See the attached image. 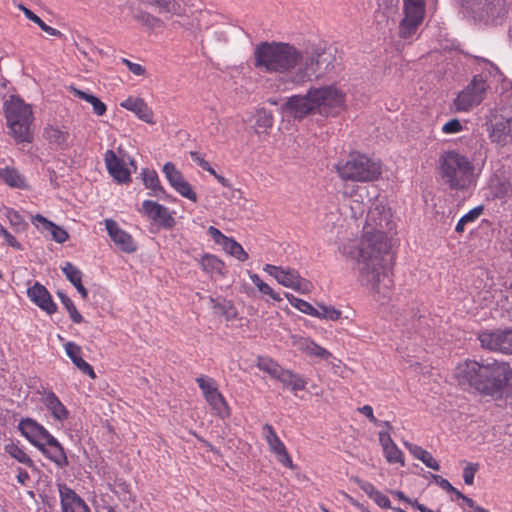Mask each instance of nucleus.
Here are the masks:
<instances>
[{"label": "nucleus", "mask_w": 512, "mask_h": 512, "mask_svg": "<svg viewBox=\"0 0 512 512\" xmlns=\"http://www.w3.org/2000/svg\"><path fill=\"white\" fill-rule=\"evenodd\" d=\"M346 94L335 85L312 87L305 95H293L282 106V111L294 119L311 113L336 116L345 106Z\"/></svg>", "instance_id": "4"}, {"label": "nucleus", "mask_w": 512, "mask_h": 512, "mask_svg": "<svg viewBox=\"0 0 512 512\" xmlns=\"http://www.w3.org/2000/svg\"><path fill=\"white\" fill-rule=\"evenodd\" d=\"M487 88L488 84L481 76H474L472 81L455 98V109L466 112L479 105L486 96Z\"/></svg>", "instance_id": "9"}, {"label": "nucleus", "mask_w": 512, "mask_h": 512, "mask_svg": "<svg viewBox=\"0 0 512 512\" xmlns=\"http://www.w3.org/2000/svg\"><path fill=\"white\" fill-rule=\"evenodd\" d=\"M196 382L202 390L205 399L218 391L216 383L212 378L200 376L196 379Z\"/></svg>", "instance_id": "48"}, {"label": "nucleus", "mask_w": 512, "mask_h": 512, "mask_svg": "<svg viewBox=\"0 0 512 512\" xmlns=\"http://www.w3.org/2000/svg\"><path fill=\"white\" fill-rule=\"evenodd\" d=\"M421 462H423L428 468H431L433 470L438 471L440 469L439 463L437 460L431 455L430 452L427 451V453L423 456V458L420 459Z\"/></svg>", "instance_id": "60"}, {"label": "nucleus", "mask_w": 512, "mask_h": 512, "mask_svg": "<svg viewBox=\"0 0 512 512\" xmlns=\"http://www.w3.org/2000/svg\"><path fill=\"white\" fill-rule=\"evenodd\" d=\"M163 173L170 185L183 197L196 202L197 195L193 191L192 186L184 179L179 170L171 162H167L163 166Z\"/></svg>", "instance_id": "13"}, {"label": "nucleus", "mask_w": 512, "mask_h": 512, "mask_svg": "<svg viewBox=\"0 0 512 512\" xmlns=\"http://www.w3.org/2000/svg\"><path fill=\"white\" fill-rule=\"evenodd\" d=\"M297 348L310 356L327 360L331 357V353L325 348L317 345L315 342L307 338H300L295 342Z\"/></svg>", "instance_id": "30"}, {"label": "nucleus", "mask_w": 512, "mask_h": 512, "mask_svg": "<svg viewBox=\"0 0 512 512\" xmlns=\"http://www.w3.org/2000/svg\"><path fill=\"white\" fill-rule=\"evenodd\" d=\"M43 403L55 420L62 422L68 418L69 411L54 392H47L43 397Z\"/></svg>", "instance_id": "27"}, {"label": "nucleus", "mask_w": 512, "mask_h": 512, "mask_svg": "<svg viewBox=\"0 0 512 512\" xmlns=\"http://www.w3.org/2000/svg\"><path fill=\"white\" fill-rule=\"evenodd\" d=\"M392 230L391 212L384 200L376 199L368 210L364 234L360 242L350 241L340 252L357 262L359 281L376 301L389 297L392 280L387 265L392 256L388 251L386 233Z\"/></svg>", "instance_id": "1"}, {"label": "nucleus", "mask_w": 512, "mask_h": 512, "mask_svg": "<svg viewBox=\"0 0 512 512\" xmlns=\"http://www.w3.org/2000/svg\"><path fill=\"white\" fill-rule=\"evenodd\" d=\"M274 118L270 111L260 109L255 114L254 129L258 134L266 133L273 126Z\"/></svg>", "instance_id": "34"}, {"label": "nucleus", "mask_w": 512, "mask_h": 512, "mask_svg": "<svg viewBox=\"0 0 512 512\" xmlns=\"http://www.w3.org/2000/svg\"><path fill=\"white\" fill-rule=\"evenodd\" d=\"M143 182L146 188L152 190L151 195L160 197L161 194H164V189L160 185L158 175L154 170L143 171Z\"/></svg>", "instance_id": "37"}, {"label": "nucleus", "mask_w": 512, "mask_h": 512, "mask_svg": "<svg viewBox=\"0 0 512 512\" xmlns=\"http://www.w3.org/2000/svg\"><path fill=\"white\" fill-rule=\"evenodd\" d=\"M479 341L483 348L512 354V330L482 332L479 334Z\"/></svg>", "instance_id": "12"}, {"label": "nucleus", "mask_w": 512, "mask_h": 512, "mask_svg": "<svg viewBox=\"0 0 512 512\" xmlns=\"http://www.w3.org/2000/svg\"><path fill=\"white\" fill-rule=\"evenodd\" d=\"M19 8L23 11L24 15L32 22L37 24L41 30L46 32L47 34L51 36H61V32L51 26H48L45 24L40 17H38L34 12H32L30 9L24 7L23 5H20Z\"/></svg>", "instance_id": "38"}, {"label": "nucleus", "mask_w": 512, "mask_h": 512, "mask_svg": "<svg viewBox=\"0 0 512 512\" xmlns=\"http://www.w3.org/2000/svg\"><path fill=\"white\" fill-rule=\"evenodd\" d=\"M38 449L58 467L68 465L64 448L53 435H50Z\"/></svg>", "instance_id": "22"}, {"label": "nucleus", "mask_w": 512, "mask_h": 512, "mask_svg": "<svg viewBox=\"0 0 512 512\" xmlns=\"http://www.w3.org/2000/svg\"><path fill=\"white\" fill-rule=\"evenodd\" d=\"M32 223L43 232H49L52 236V239L57 243H64L69 237L66 230L49 221L40 214H37L32 218Z\"/></svg>", "instance_id": "25"}, {"label": "nucleus", "mask_w": 512, "mask_h": 512, "mask_svg": "<svg viewBox=\"0 0 512 512\" xmlns=\"http://www.w3.org/2000/svg\"><path fill=\"white\" fill-rule=\"evenodd\" d=\"M0 179L10 187H26L25 178L15 168L5 167L0 169Z\"/></svg>", "instance_id": "32"}, {"label": "nucleus", "mask_w": 512, "mask_h": 512, "mask_svg": "<svg viewBox=\"0 0 512 512\" xmlns=\"http://www.w3.org/2000/svg\"><path fill=\"white\" fill-rule=\"evenodd\" d=\"M435 482L445 491L451 493V492H457V489L451 485V483L443 478L440 475H433L432 476Z\"/></svg>", "instance_id": "58"}, {"label": "nucleus", "mask_w": 512, "mask_h": 512, "mask_svg": "<svg viewBox=\"0 0 512 512\" xmlns=\"http://www.w3.org/2000/svg\"><path fill=\"white\" fill-rule=\"evenodd\" d=\"M336 171L342 180L354 182L375 181L382 173L379 162L356 152L351 153L346 161L339 162Z\"/></svg>", "instance_id": "7"}, {"label": "nucleus", "mask_w": 512, "mask_h": 512, "mask_svg": "<svg viewBox=\"0 0 512 512\" xmlns=\"http://www.w3.org/2000/svg\"><path fill=\"white\" fill-rule=\"evenodd\" d=\"M224 250L231 256L235 257L239 261H245L248 258V254L244 251L242 246L232 238H227L222 244Z\"/></svg>", "instance_id": "39"}, {"label": "nucleus", "mask_w": 512, "mask_h": 512, "mask_svg": "<svg viewBox=\"0 0 512 512\" xmlns=\"http://www.w3.org/2000/svg\"><path fill=\"white\" fill-rule=\"evenodd\" d=\"M62 272L65 274L66 278L73 284V286L77 289L79 294L83 299L88 297V291L82 284V272L75 265L70 262H67L65 266L62 267Z\"/></svg>", "instance_id": "29"}, {"label": "nucleus", "mask_w": 512, "mask_h": 512, "mask_svg": "<svg viewBox=\"0 0 512 512\" xmlns=\"http://www.w3.org/2000/svg\"><path fill=\"white\" fill-rule=\"evenodd\" d=\"M257 367L269 374L272 378L280 381L293 392L304 390L306 387L307 382L303 377L291 370L281 367L271 358L259 357Z\"/></svg>", "instance_id": "8"}, {"label": "nucleus", "mask_w": 512, "mask_h": 512, "mask_svg": "<svg viewBox=\"0 0 512 512\" xmlns=\"http://www.w3.org/2000/svg\"><path fill=\"white\" fill-rule=\"evenodd\" d=\"M406 448L409 450V452L417 459H421L423 458V456L427 453L426 450H424L422 447L418 446V445H415V444H411V443H408V442H405L404 443Z\"/></svg>", "instance_id": "59"}, {"label": "nucleus", "mask_w": 512, "mask_h": 512, "mask_svg": "<svg viewBox=\"0 0 512 512\" xmlns=\"http://www.w3.org/2000/svg\"><path fill=\"white\" fill-rule=\"evenodd\" d=\"M455 377L460 385H468L482 394L496 395L506 386L512 371L509 365L498 360L481 363L466 360L455 368Z\"/></svg>", "instance_id": "3"}, {"label": "nucleus", "mask_w": 512, "mask_h": 512, "mask_svg": "<svg viewBox=\"0 0 512 512\" xmlns=\"http://www.w3.org/2000/svg\"><path fill=\"white\" fill-rule=\"evenodd\" d=\"M462 129L463 126L458 119H451L443 125L442 132L445 134H455L461 132Z\"/></svg>", "instance_id": "52"}, {"label": "nucleus", "mask_w": 512, "mask_h": 512, "mask_svg": "<svg viewBox=\"0 0 512 512\" xmlns=\"http://www.w3.org/2000/svg\"><path fill=\"white\" fill-rule=\"evenodd\" d=\"M4 450L6 453H8L11 457L16 459L18 462L28 465V466L33 465L32 459L18 445L14 444V443L7 444V445H5Z\"/></svg>", "instance_id": "40"}, {"label": "nucleus", "mask_w": 512, "mask_h": 512, "mask_svg": "<svg viewBox=\"0 0 512 512\" xmlns=\"http://www.w3.org/2000/svg\"><path fill=\"white\" fill-rule=\"evenodd\" d=\"M5 116L10 133L16 142H31L32 110L29 105L18 96H10L4 104Z\"/></svg>", "instance_id": "6"}, {"label": "nucleus", "mask_w": 512, "mask_h": 512, "mask_svg": "<svg viewBox=\"0 0 512 512\" xmlns=\"http://www.w3.org/2000/svg\"><path fill=\"white\" fill-rule=\"evenodd\" d=\"M142 3L156 7L159 13H165L175 16H182L185 8L180 0H140Z\"/></svg>", "instance_id": "28"}, {"label": "nucleus", "mask_w": 512, "mask_h": 512, "mask_svg": "<svg viewBox=\"0 0 512 512\" xmlns=\"http://www.w3.org/2000/svg\"><path fill=\"white\" fill-rule=\"evenodd\" d=\"M482 213H483V206L480 205V206H477V207L473 208L472 210H470L468 213L463 215L461 218H462V221L466 222V223L474 222L477 218H479L481 216Z\"/></svg>", "instance_id": "55"}, {"label": "nucleus", "mask_w": 512, "mask_h": 512, "mask_svg": "<svg viewBox=\"0 0 512 512\" xmlns=\"http://www.w3.org/2000/svg\"><path fill=\"white\" fill-rule=\"evenodd\" d=\"M63 512H90L86 503L66 484H58Z\"/></svg>", "instance_id": "19"}, {"label": "nucleus", "mask_w": 512, "mask_h": 512, "mask_svg": "<svg viewBox=\"0 0 512 512\" xmlns=\"http://www.w3.org/2000/svg\"><path fill=\"white\" fill-rule=\"evenodd\" d=\"M262 435L267 441L270 450L275 454L278 461L285 467L292 468L293 463L287 452L284 443L277 436L272 425L266 423L262 427Z\"/></svg>", "instance_id": "15"}, {"label": "nucleus", "mask_w": 512, "mask_h": 512, "mask_svg": "<svg viewBox=\"0 0 512 512\" xmlns=\"http://www.w3.org/2000/svg\"><path fill=\"white\" fill-rule=\"evenodd\" d=\"M250 279L263 294L269 295L275 301L282 300L280 295L274 292V290L267 283L263 282L257 274H250Z\"/></svg>", "instance_id": "46"}, {"label": "nucleus", "mask_w": 512, "mask_h": 512, "mask_svg": "<svg viewBox=\"0 0 512 512\" xmlns=\"http://www.w3.org/2000/svg\"><path fill=\"white\" fill-rule=\"evenodd\" d=\"M120 106L135 113L140 120L148 124L155 123L152 109L142 98L128 97L120 103Z\"/></svg>", "instance_id": "23"}, {"label": "nucleus", "mask_w": 512, "mask_h": 512, "mask_svg": "<svg viewBox=\"0 0 512 512\" xmlns=\"http://www.w3.org/2000/svg\"><path fill=\"white\" fill-rule=\"evenodd\" d=\"M210 303L215 315L224 316L226 320H233L236 318V308L230 301H218L214 298H210Z\"/></svg>", "instance_id": "33"}, {"label": "nucleus", "mask_w": 512, "mask_h": 512, "mask_svg": "<svg viewBox=\"0 0 512 512\" xmlns=\"http://www.w3.org/2000/svg\"><path fill=\"white\" fill-rule=\"evenodd\" d=\"M6 217L8 218L10 224L18 231L23 230L27 225L22 219L21 215L13 209H7Z\"/></svg>", "instance_id": "50"}, {"label": "nucleus", "mask_w": 512, "mask_h": 512, "mask_svg": "<svg viewBox=\"0 0 512 512\" xmlns=\"http://www.w3.org/2000/svg\"><path fill=\"white\" fill-rule=\"evenodd\" d=\"M491 141L498 146H505L512 139V120L495 116V121L488 127Z\"/></svg>", "instance_id": "18"}, {"label": "nucleus", "mask_w": 512, "mask_h": 512, "mask_svg": "<svg viewBox=\"0 0 512 512\" xmlns=\"http://www.w3.org/2000/svg\"><path fill=\"white\" fill-rule=\"evenodd\" d=\"M404 11L405 17L399 26V36L407 39L416 32L423 21L425 2L424 0H404Z\"/></svg>", "instance_id": "11"}, {"label": "nucleus", "mask_w": 512, "mask_h": 512, "mask_svg": "<svg viewBox=\"0 0 512 512\" xmlns=\"http://www.w3.org/2000/svg\"><path fill=\"white\" fill-rule=\"evenodd\" d=\"M209 235L215 240L216 243L222 245L224 240L228 237L223 235L217 228L210 226L208 229Z\"/></svg>", "instance_id": "62"}, {"label": "nucleus", "mask_w": 512, "mask_h": 512, "mask_svg": "<svg viewBox=\"0 0 512 512\" xmlns=\"http://www.w3.org/2000/svg\"><path fill=\"white\" fill-rule=\"evenodd\" d=\"M479 469L478 463H469L464 469H463V479L465 484L472 485L474 482V476L475 473Z\"/></svg>", "instance_id": "51"}, {"label": "nucleus", "mask_w": 512, "mask_h": 512, "mask_svg": "<svg viewBox=\"0 0 512 512\" xmlns=\"http://www.w3.org/2000/svg\"><path fill=\"white\" fill-rule=\"evenodd\" d=\"M0 235L5 239L7 245L16 248V249H22L20 243L15 239V237L8 232V230L0 225Z\"/></svg>", "instance_id": "53"}, {"label": "nucleus", "mask_w": 512, "mask_h": 512, "mask_svg": "<svg viewBox=\"0 0 512 512\" xmlns=\"http://www.w3.org/2000/svg\"><path fill=\"white\" fill-rule=\"evenodd\" d=\"M65 352L67 356L71 359L73 364L84 374L88 375L91 379L96 378V374L92 366L87 363L81 357V347L74 342H67L65 344Z\"/></svg>", "instance_id": "26"}, {"label": "nucleus", "mask_w": 512, "mask_h": 512, "mask_svg": "<svg viewBox=\"0 0 512 512\" xmlns=\"http://www.w3.org/2000/svg\"><path fill=\"white\" fill-rule=\"evenodd\" d=\"M344 195L348 197V206L350 209L351 218L357 219L361 217L365 212L363 196L357 192L348 193L347 191H344Z\"/></svg>", "instance_id": "36"}, {"label": "nucleus", "mask_w": 512, "mask_h": 512, "mask_svg": "<svg viewBox=\"0 0 512 512\" xmlns=\"http://www.w3.org/2000/svg\"><path fill=\"white\" fill-rule=\"evenodd\" d=\"M21 434L36 448H39L51 435L49 431L32 418H24L18 424Z\"/></svg>", "instance_id": "14"}, {"label": "nucleus", "mask_w": 512, "mask_h": 512, "mask_svg": "<svg viewBox=\"0 0 512 512\" xmlns=\"http://www.w3.org/2000/svg\"><path fill=\"white\" fill-rule=\"evenodd\" d=\"M359 412L365 415L371 422L375 424L378 423L373 414V408L370 405H364L363 407L359 408Z\"/></svg>", "instance_id": "64"}, {"label": "nucleus", "mask_w": 512, "mask_h": 512, "mask_svg": "<svg viewBox=\"0 0 512 512\" xmlns=\"http://www.w3.org/2000/svg\"><path fill=\"white\" fill-rule=\"evenodd\" d=\"M190 156L202 169H208V162L196 151H191Z\"/></svg>", "instance_id": "63"}, {"label": "nucleus", "mask_w": 512, "mask_h": 512, "mask_svg": "<svg viewBox=\"0 0 512 512\" xmlns=\"http://www.w3.org/2000/svg\"><path fill=\"white\" fill-rule=\"evenodd\" d=\"M254 66L265 73H277L293 85H302L335 73L340 66L336 49L320 46L299 48L286 42H261L256 46Z\"/></svg>", "instance_id": "2"}, {"label": "nucleus", "mask_w": 512, "mask_h": 512, "mask_svg": "<svg viewBox=\"0 0 512 512\" xmlns=\"http://www.w3.org/2000/svg\"><path fill=\"white\" fill-rule=\"evenodd\" d=\"M122 63L125 64L127 66V68L129 69V71L131 73H133L134 75L143 76L146 73L145 67H143L140 64L133 63V62H131L130 60H128L126 58L122 59Z\"/></svg>", "instance_id": "54"}, {"label": "nucleus", "mask_w": 512, "mask_h": 512, "mask_svg": "<svg viewBox=\"0 0 512 512\" xmlns=\"http://www.w3.org/2000/svg\"><path fill=\"white\" fill-rule=\"evenodd\" d=\"M205 400L208 402L215 415L222 419L230 416V408L219 391L207 397Z\"/></svg>", "instance_id": "31"}, {"label": "nucleus", "mask_w": 512, "mask_h": 512, "mask_svg": "<svg viewBox=\"0 0 512 512\" xmlns=\"http://www.w3.org/2000/svg\"><path fill=\"white\" fill-rule=\"evenodd\" d=\"M285 297L287 298V300L289 301V303L296 309H298L299 311L307 314V315H310V316H313L314 314H316V308L313 307L310 303H308L307 301L305 300H302L300 298H297L295 297L294 295L290 294V293H286L285 294Z\"/></svg>", "instance_id": "44"}, {"label": "nucleus", "mask_w": 512, "mask_h": 512, "mask_svg": "<svg viewBox=\"0 0 512 512\" xmlns=\"http://www.w3.org/2000/svg\"><path fill=\"white\" fill-rule=\"evenodd\" d=\"M105 163L109 173L119 183H125L130 180L129 170L125 167L123 161L117 157L113 150L106 151Z\"/></svg>", "instance_id": "24"}, {"label": "nucleus", "mask_w": 512, "mask_h": 512, "mask_svg": "<svg viewBox=\"0 0 512 512\" xmlns=\"http://www.w3.org/2000/svg\"><path fill=\"white\" fill-rule=\"evenodd\" d=\"M379 441L383 448V451L387 449L388 447L394 445L395 443L390 437V434L388 431H380L379 432Z\"/></svg>", "instance_id": "61"}, {"label": "nucleus", "mask_w": 512, "mask_h": 512, "mask_svg": "<svg viewBox=\"0 0 512 512\" xmlns=\"http://www.w3.org/2000/svg\"><path fill=\"white\" fill-rule=\"evenodd\" d=\"M371 499L381 508H391V502L389 498L379 490H377Z\"/></svg>", "instance_id": "56"}, {"label": "nucleus", "mask_w": 512, "mask_h": 512, "mask_svg": "<svg viewBox=\"0 0 512 512\" xmlns=\"http://www.w3.org/2000/svg\"><path fill=\"white\" fill-rule=\"evenodd\" d=\"M45 137L51 144L61 147L66 144L68 133L58 128L49 127L45 129Z\"/></svg>", "instance_id": "42"}, {"label": "nucleus", "mask_w": 512, "mask_h": 512, "mask_svg": "<svg viewBox=\"0 0 512 512\" xmlns=\"http://www.w3.org/2000/svg\"><path fill=\"white\" fill-rule=\"evenodd\" d=\"M263 270L275 278L279 284L301 294H308L313 289L312 283L302 278L298 271L294 269H283L282 267L266 264Z\"/></svg>", "instance_id": "10"}, {"label": "nucleus", "mask_w": 512, "mask_h": 512, "mask_svg": "<svg viewBox=\"0 0 512 512\" xmlns=\"http://www.w3.org/2000/svg\"><path fill=\"white\" fill-rule=\"evenodd\" d=\"M135 19L151 29L163 28L165 26L164 21H162L159 17L145 11H140L135 16Z\"/></svg>", "instance_id": "43"}, {"label": "nucleus", "mask_w": 512, "mask_h": 512, "mask_svg": "<svg viewBox=\"0 0 512 512\" xmlns=\"http://www.w3.org/2000/svg\"><path fill=\"white\" fill-rule=\"evenodd\" d=\"M106 230L111 240L121 251L125 253H134L137 250V245L132 236L121 229L116 221L112 219L105 220Z\"/></svg>", "instance_id": "16"}, {"label": "nucleus", "mask_w": 512, "mask_h": 512, "mask_svg": "<svg viewBox=\"0 0 512 512\" xmlns=\"http://www.w3.org/2000/svg\"><path fill=\"white\" fill-rule=\"evenodd\" d=\"M142 212L154 223L170 229L175 225V220L168 208L151 200H145L142 204Z\"/></svg>", "instance_id": "17"}, {"label": "nucleus", "mask_w": 512, "mask_h": 512, "mask_svg": "<svg viewBox=\"0 0 512 512\" xmlns=\"http://www.w3.org/2000/svg\"><path fill=\"white\" fill-rule=\"evenodd\" d=\"M383 452H384L386 460L389 463H391V464L398 463L402 466L404 465V455H403L402 451L397 447L396 444L388 447Z\"/></svg>", "instance_id": "49"}, {"label": "nucleus", "mask_w": 512, "mask_h": 512, "mask_svg": "<svg viewBox=\"0 0 512 512\" xmlns=\"http://www.w3.org/2000/svg\"><path fill=\"white\" fill-rule=\"evenodd\" d=\"M313 316L322 319L336 321L340 318L341 311L331 306L319 305L316 308V314H314Z\"/></svg>", "instance_id": "47"}, {"label": "nucleus", "mask_w": 512, "mask_h": 512, "mask_svg": "<svg viewBox=\"0 0 512 512\" xmlns=\"http://www.w3.org/2000/svg\"><path fill=\"white\" fill-rule=\"evenodd\" d=\"M441 177L452 190H468L475 184L474 166L469 159L455 151L443 154L440 160Z\"/></svg>", "instance_id": "5"}, {"label": "nucleus", "mask_w": 512, "mask_h": 512, "mask_svg": "<svg viewBox=\"0 0 512 512\" xmlns=\"http://www.w3.org/2000/svg\"><path fill=\"white\" fill-rule=\"evenodd\" d=\"M58 297L60 298L62 304L66 308L67 312L70 315V318L74 323H81L83 321L82 315L78 312L76 306L73 301L62 291L57 292Z\"/></svg>", "instance_id": "41"}, {"label": "nucleus", "mask_w": 512, "mask_h": 512, "mask_svg": "<svg viewBox=\"0 0 512 512\" xmlns=\"http://www.w3.org/2000/svg\"><path fill=\"white\" fill-rule=\"evenodd\" d=\"M27 294L30 300L46 313L51 315L57 311L49 291L40 283L37 282L30 287Z\"/></svg>", "instance_id": "21"}, {"label": "nucleus", "mask_w": 512, "mask_h": 512, "mask_svg": "<svg viewBox=\"0 0 512 512\" xmlns=\"http://www.w3.org/2000/svg\"><path fill=\"white\" fill-rule=\"evenodd\" d=\"M355 482L367 494L369 498H372L377 492V489L374 487V485L369 482L360 480L358 478L355 479Z\"/></svg>", "instance_id": "57"}, {"label": "nucleus", "mask_w": 512, "mask_h": 512, "mask_svg": "<svg viewBox=\"0 0 512 512\" xmlns=\"http://www.w3.org/2000/svg\"><path fill=\"white\" fill-rule=\"evenodd\" d=\"M71 89L75 96L92 105L93 111L96 115L102 116L106 113L107 107L105 103H103L98 97L87 92H84L82 90H79L75 87H72Z\"/></svg>", "instance_id": "35"}, {"label": "nucleus", "mask_w": 512, "mask_h": 512, "mask_svg": "<svg viewBox=\"0 0 512 512\" xmlns=\"http://www.w3.org/2000/svg\"><path fill=\"white\" fill-rule=\"evenodd\" d=\"M201 266L207 272L221 273L224 267L223 262L213 255H205L201 259Z\"/></svg>", "instance_id": "45"}, {"label": "nucleus", "mask_w": 512, "mask_h": 512, "mask_svg": "<svg viewBox=\"0 0 512 512\" xmlns=\"http://www.w3.org/2000/svg\"><path fill=\"white\" fill-rule=\"evenodd\" d=\"M478 17L487 23H497L506 13V5L504 0H485V2L474 10Z\"/></svg>", "instance_id": "20"}]
</instances>
